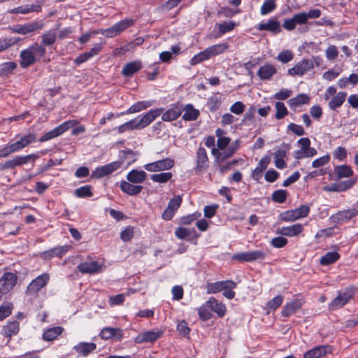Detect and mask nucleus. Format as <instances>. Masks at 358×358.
Segmentation results:
<instances>
[{
	"mask_svg": "<svg viewBox=\"0 0 358 358\" xmlns=\"http://www.w3.org/2000/svg\"><path fill=\"white\" fill-rule=\"evenodd\" d=\"M164 108H156L149 110L140 120L133 119L126 122L128 130L141 129L148 126L156 117L164 111Z\"/></svg>",
	"mask_w": 358,
	"mask_h": 358,
	"instance_id": "nucleus-1",
	"label": "nucleus"
},
{
	"mask_svg": "<svg viewBox=\"0 0 358 358\" xmlns=\"http://www.w3.org/2000/svg\"><path fill=\"white\" fill-rule=\"evenodd\" d=\"M355 289L353 287H348L343 290L339 291L338 295L329 305L330 310H337L343 307L353 297Z\"/></svg>",
	"mask_w": 358,
	"mask_h": 358,
	"instance_id": "nucleus-2",
	"label": "nucleus"
},
{
	"mask_svg": "<svg viewBox=\"0 0 358 358\" xmlns=\"http://www.w3.org/2000/svg\"><path fill=\"white\" fill-rule=\"evenodd\" d=\"M310 212V208L307 205H301L299 208L282 212L280 214V220L285 222H294L298 219L306 217Z\"/></svg>",
	"mask_w": 358,
	"mask_h": 358,
	"instance_id": "nucleus-3",
	"label": "nucleus"
},
{
	"mask_svg": "<svg viewBox=\"0 0 358 358\" xmlns=\"http://www.w3.org/2000/svg\"><path fill=\"white\" fill-rule=\"evenodd\" d=\"M265 252L261 250L238 252L232 255L231 259L240 262H250L264 258Z\"/></svg>",
	"mask_w": 358,
	"mask_h": 358,
	"instance_id": "nucleus-4",
	"label": "nucleus"
},
{
	"mask_svg": "<svg viewBox=\"0 0 358 358\" xmlns=\"http://www.w3.org/2000/svg\"><path fill=\"white\" fill-rule=\"evenodd\" d=\"M43 23L40 21L29 22L25 24H17L10 27L9 29L13 33L19 34H27L41 29L43 27Z\"/></svg>",
	"mask_w": 358,
	"mask_h": 358,
	"instance_id": "nucleus-5",
	"label": "nucleus"
},
{
	"mask_svg": "<svg viewBox=\"0 0 358 358\" xmlns=\"http://www.w3.org/2000/svg\"><path fill=\"white\" fill-rule=\"evenodd\" d=\"M174 164L175 162L173 159L166 158L155 162L147 164L144 166V168L148 171L157 172L169 170L173 167Z\"/></svg>",
	"mask_w": 358,
	"mask_h": 358,
	"instance_id": "nucleus-6",
	"label": "nucleus"
},
{
	"mask_svg": "<svg viewBox=\"0 0 358 358\" xmlns=\"http://www.w3.org/2000/svg\"><path fill=\"white\" fill-rule=\"evenodd\" d=\"M122 166V162H113L106 165L96 168L92 171L91 177L95 178H101L108 176L120 169Z\"/></svg>",
	"mask_w": 358,
	"mask_h": 358,
	"instance_id": "nucleus-7",
	"label": "nucleus"
},
{
	"mask_svg": "<svg viewBox=\"0 0 358 358\" xmlns=\"http://www.w3.org/2000/svg\"><path fill=\"white\" fill-rule=\"evenodd\" d=\"M50 280L48 273H43L34 279L28 285L27 292L29 294H35L44 287Z\"/></svg>",
	"mask_w": 358,
	"mask_h": 358,
	"instance_id": "nucleus-8",
	"label": "nucleus"
},
{
	"mask_svg": "<svg viewBox=\"0 0 358 358\" xmlns=\"http://www.w3.org/2000/svg\"><path fill=\"white\" fill-rule=\"evenodd\" d=\"M37 156L35 155H29L26 156H17L11 160L6 161L3 164H0V170L13 169L16 166L26 164L31 159H36Z\"/></svg>",
	"mask_w": 358,
	"mask_h": 358,
	"instance_id": "nucleus-9",
	"label": "nucleus"
},
{
	"mask_svg": "<svg viewBox=\"0 0 358 358\" xmlns=\"http://www.w3.org/2000/svg\"><path fill=\"white\" fill-rule=\"evenodd\" d=\"M182 203V198L180 195L175 196L169 202L167 208L162 214V218L165 220H170L173 218L176 210L180 208Z\"/></svg>",
	"mask_w": 358,
	"mask_h": 358,
	"instance_id": "nucleus-10",
	"label": "nucleus"
},
{
	"mask_svg": "<svg viewBox=\"0 0 358 358\" xmlns=\"http://www.w3.org/2000/svg\"><path fill=\"white\" fill-rule=\"evenodd\" d=\"M313 62L311 59H303L292 69H289L288 73L291 76H303L308 71L313 68Z\"/></svg>",
	"mask_w": 358,
	"mask_h": 358,
	"instance_id": "nucleus-11",
	"label": "nucleus"
},
{
	"mask_svg": "<svg viewBox=\"0 0 358 358\" xmlns=\"http://www.w3.org/2000/svg\"><path fill=\"white\" fill-rule=\"evenodd\" d=\"M162 334L163 331L161 330L147 331L139 334L137 336H136L134 338V342L136 343H152L160 338Z\"/></svg>",
	"mask_w": 358,
	"mask_h": 358,
	"instance_id": "nucleus-12",
	"label": "nucleus"
},
{
	"mask_svg": "<svg viewBox=\"0 0 358 358\" xmlns=\"http://www.w3.org/2000/svg\"><path fill=\"white\" fill-rule=\"evenodd\" d=\"M236 283L233 280H223L215 282L208 283L207 293L215 294L223 291L224 288H236Z\"/></svg>",
	"mask_w": 358,
	"mask_h": 358,
	"instance_id": "nucleus-13",
	"label": "nucleus"
},
{
	"mask_svg": "<svg viewBox=\"0 0 358 358\" xmlns=\"http://www.w3.org/2000/svg\"><path fill=\"white\" fill-rule=\"evenodd\" d=\"M17 275L13 273H5L0 279V287L6 293L9 292L15 285Z\"/></svg>",
	"mask_w": 358,
	"mask_h": 358,
	"instance_id": "nucleus-14",
	"label": "nucleus"
},
{
	"mask_svg": "<svg viewBox=\"0 0 358 358\" xmlns=\"http://www.w3.org/2000/svg\"><path fill=\"white\" fill-rule=\"evenodd\" d=\"M78 268L83 274H94L101 271V266L95 261H90L79 263Z\"/></svg>",
	"mask_w": 358,
	"mask_h": 358,
	"instance_id": "nucleus-15",
	"label": "nucleus"
},
{
	"mask_svg": "<svg viewBox=\"0 0 358 358\" xmlns=\"http://www.w3.org/2000/svg\"><path fill=\"white\" fill-rule=\"evenodd\" d=\"M257 29L259 31H268L273 34H276L281 31V26L280 22L276 18H271L267 22L259 24Z\"/></svg>",
	"mask_w": 358,
	"mask_h": 358,
	"instance_id": "nucleus-16",
	"label": "nucleus"
},
{
	"mask_svg": "<svg viewBox=\"0 0 358 358\" xmlns=\"http://www.w3.org/2000/svg\"><path fill=\"white\" fill-rule=\"evenodd\" d=\"M183 111L181 104H175L169 108L162 114V119L163 121L170 122L176 120L180 117Z\"/></svg>",
	"mask_w": 358,
	"mask_h": 358,
	"instance_id": "nucleus-17",
	"label": "nucleus"
},
{
	"mask_svg": "<svg viewBox=\"0 0 358 358\" xmlns=\"http://www.w3.org/2000/svg\"><path fill=\"white\" fill-rule=\"evenodd\" d=\"M331 352V347L329 345H320L317 346L308 351H307L303 358H320L321 357L330 353Z\"/></svg>",
	"mask_w": 358,
	"mask_h": 358,
	"instance_id": "nucleus-18",
	"label": "nucleus"
},
{
	"mask_svg": "<svg viewBox=\"0 0 358 358\" xmlns=\"http://www.w3.org/2000/svg\"><path fill=\"white\" fill-rule=\"evenodd\" d=\"M96 348L94 343L80 342L73 347V350L80 356L86 357Z\"/></svg>",
	"mask_w": 358,
	"mask_h": 358,
	"instance_id": "nucleus-19",
	"label": "nucleus"
},
{
	"mask_svg": "<svg viewBox=\"0 0 358 358\" xmlns=\"http://www.w3.org/2000/svg\"><path fill=\"white\" fill-rule=\"evenodd\" d=\"M206 306L212 311L215 313L220 317H222L226 313V306L221 302H219L213 297H210L206 301Z\"/></svg>",
	"mask_w": 358,
	"mask_h": 358,
	"instance_id": "nucleus-20",
	"label": "nucleus"
},
{
	"mask_svg": "<svg viewBox=\"0 0 358 358\" xmlns=\"http://www.w3.org/2000/svg\"><path fill=\"white\" fill-rule=\"evenodd\" d=\"M358 213V210L355 208L348 209L333 215L331 219L333 222L348 221L355 217Z\"/></svg>",
	"mask_w": 358,
	"mask_h": 358,
	"instance_id": "nucleus-21",
	"label": "nucleus"
},
{
	"mask_svg": "<svg viewBox=\"0 0 358 358\" xmlns=\"http://www.w3.org/2000/svg\"><path fill=\"white\" fill-rule=\"evenodd\" d=\"M122 335V331L120 328L113 327L103 328L99 334V336L105 340L115 338L117 341H120Z\"/></svg>",
	"mask_w": 358,
	"mask_h": 358,
	"instance_id": "nucleus-22",
	"label": "nucleus"
},
{
	"mask_svg": "<svg viewBox=\"0 0 358 358\" xmlns=\"http://www.w3.org/2000/svg\"><path fill=\"white\" fill-rule=\"evenodd\" d=\"M20 330L19 322L16 320L10 321L2 328V334L8 338V341L13 335H16Z\"/></svg>",
	"mask_w": 358,
	"mask_h": 358,
	"instance_id": "nucleus-23",
	"label": "nucleus"
},
{
	"mask_svg": "<svg viewBox=\"0 0 358 358\" xmlns=\"http://www.w3.org/2000/svg\"><path fill=\"white\" fill-rule=\"evenodd\" d=\"M20 56L21 58L20 64L22 68H27L31 65L34 64L36 62L35 55L33 54V52H31V50L29 48L22 50L20 52Z\"/></svg>",
	"mask_w": 358,
	"mask_h": 358,
	"instance_id": "nucleus-24",
	"label": "nucleus"
},
{
	"mask_svg": "<svg viewBox=\"0 0 358 358\" xmlns=\"http://www.w3.org/2000/svg\"><path fill=\"white\" fill-rule=\"evenodd\" d=\"M303 225L301 224H295L289 227H283L278 229V233L287 236H297L303 231Z\"/></svg>",
	"mask_w": 358,
	"mask_h": 358,
	"instance_id": "nucleus-25",
	"label": "nucleus"
},
{
	"mask_svg": "<svg viewBox=\"0 0 358 358\" xmlns=\"http://www.w3.org/2000/svg\"><path fill=\"white\" fill-rule=\"evenodd\" d=\"M142 67L140 61H134L125 64L122 70V74L125 77H130L138 72Z\"/></svg>",
	"mask_w": 358,
	"mask_h": 358,
	"instance_id": "nucleus-26",
	"label": "nucleus"
},
{
	"mask_svg": "<svg viewBox=\"0 0 358 358\" xmlns=\"http://www.w3.org/2000/svg\"><path fill=\"white\" fill-rule=\"evenodd\" d=\"M356 179L350 178L338 183H334L331 185L329 190L333 192H344L350 189L356 183Z\"/></svg>",
	"mask_w": 358,
	"mask_h": 358,
	"instance_id": "nucleus-27",
	"label": "nucleus"
},
{
	"mask_svg": "<svg viewBox=\"0 0 358 358\" xmlns=\"http://www.w3.org/2000/svg\"><path fill=\"white\" fill-rule=\"evenodd\" d=\"M302 306V302L299 300H294L287 303L282 310V315L288 317L295 313Z\"/></svg>",
	"mask_w": 358,
	"mask_h": 358,
	"instance_id": "nucleus-28",
	"label": "nucleus"
},
{
	"mask_svg": "<svg viewBox=\"0 0 358 358\" xmlns=\"http://www.w3.org/2000/svg\"><path fill=\"white\" fill-rule=\"evenodd\" d=\"M147 174L144 171L133 169L128 173L127 179L133 183H141L146 179Z\"/></svg>",
	"mask_w": 358,
	"mask_h": 358,
	"instance_id": "nucleus-29",
	"label": "nucleus"
},
{
	"mask_svg": "<svg viewBox=\"0 0 358 358\" xmlns=\"http://www.w3.org/2000/svg\"><path fill=\"white\" fill-rule=\"evenodd\" d=\"M336 180H340L342 178H350L353 175V171L350 166L341 165L334 168Z\"/></svg>",
	"mask_w": 358,
	"mask_h": 358,
	"instance_id": "nucleus-30",
	"label": "nucleus"
},
{
	"mask_svg": "<svg viewBox=\"0 0 358 358\" xmlns=\"http://www.w3.org/2000/svg\"><path fill=\"white\" fill-rule=\"evenodd\" d=\"M41 10V6L39 4L24 5L15 8L8 12L10 13H21L27 14L31 12H40Z\"/></svg>",
	"mask_w": 358,
	"mask_h": 358,
	"instance_id": "nucleus-31",
	"label": "nucleus"
},
{
	"mask_svg": "<svg viewBox=\"0 0 358 358\" xmlns=\"http://www.w3.org/2000/svg\"><path fill=\"white\" fill-rule=\"evenodd\" d=\"M276 73L275 68L271 64H265L258 70L257 75L262 80H269Z\"/></svg>",
	"mask_w": 358,
	"mask_h": 358,
	"instance_id": "nucleus-32",
	"label": "nucleus"
},
{
	"mask_svg": "<svg viewBox=\"0 0 358 358\" xmlns=\"http://www.w3.org/2000/svg\"><path fill=\"white\" fill-rule=\"evenodd\" d=\"M120 188L122 191L129 195H136L142 191L143 187L141 185H134L129 182L122 181Z\"/></svg>",
	"mask_w": 358,
	"mask_h": 358,
	"instance_id": "nucleus-33",
	"label": "nucleus"
},
{
	"mask_svg": "<svg viewBox=\"0 0 358 358\" xmlns=\"http://www.w3.org/2000/svg\"><path fill=\"white\" fill-rule=\"evenodd\" d=\"M185 113L182 115V119L186 121L196 120L200 115L199 110L195 109L192 104H187L183 108Z\"/></svg>",
	"mask_w": 358,
	"mask_h": 358,
	"instance_id": "nucleus-34",
	"label": "nucleus"
},
{
	"mask_svg": "<svg viewBox=\"0 0 358 358\" xmlns=\"http://www.w3.org/2000/svg\"><path fill=\"white\" fill-rule=\"evenodd\" d=\"M208 158L204 148L200 147L197 151V169L201 170L208 166Z\"/></svg>",
	"mask_w": 358,
	"mask_h": 358,
	"instance_id": "nucleus-35",
	"label": "nucleus"
},
{
	"mask_svg": "<svg viewBox=\"0 0 358 358\" xmlns=\"http://www.w3.org/2000/svg\"><path fill=\"white\" fill-rule=\"evenodd\" d=\"M63 328L61 327H54L45 330L43 334V338L45 341H51L55 340L62 334Z\"/></svg>",
	"mask_w": 358,
	"mask_h": 358,
	"instance_id": "nucleus-36",
	"label": "nucleus"
},
{
	"mask_svg": "<svg viewBox=\"0 0 358 358\" xmlns=\"http://www.w3.org/2000/svg\"><path fill=\"white\" fill-rule=\"evenodd\" d=\"M228 48L229 45L227 43H219L212 45L206 48V50L209 54L210 57H212L224 52L228 50Z\"/></svg>",
	"mask_w": 358,
	"mask_h": 358,
	"instance_id": "nucleus-37",
	"label": "nucleus"
},
{
	"mask_svg": "<svg viewBox=\"0 0 358 358\" xmlns=\"http://www.w3.org/2000/svg\"><path fill=\"white\" fill-rule=\"evenodd\" d=\"M17 65L14 62H4L0 64V76H8L13 73Z\"/></svg>",
	"mask_w": 358,
	"mask_h": 358,
	"instance_id": "nucleus-38",
	"label": "nucleus"
},
{
	"mask_svg": "<svg viewBox=\"0 0 358 358\" xmlns=\"http://www.w3.org/2000/svg\"><path fill=\"white\" fill-rule=\"evenodd\" d=\"M347 94L345 92H338L329 103L331 109L335 110L340 107L345 100Z\"/></svg>",
	"mask_w": 358,
	"mask_h": 358,
	"instance_id": "nucleus-39",
	"label": "nucleus"
},
{
	"mask_svg": "<svg viewBox=\"0 0 358 358\" xmlns=\"http://www.w3.org/2000/svg\"><path fill=\"white\" fill-rule=\"evenodd\" d=\"M151 106L150 103L145 101H139L132 105L126 112H122L120 114H118L117 116L122 115L126 113H134L139 112L143 109H145Z\"/></svg>",
	"mask_w": 358,
	"mask_h": 358,
	"instance_id": "nucleus-40",
	"label": "nucleus"
},
{
	"mask_svg": "<svg viewBox=\"0 0 358 358\" xmlns=\"http://www.w3.org/2000/svg\"><path fill=\"white\" fill-rule=\"evenodd\" d=\"M339 257L340 255L337 252H329L321 257L320 264L324 266L329 265L338 260Z\"/></svg>",
	"mask_w": 358,
	"mask_h": 358,
	"instance_id": "nucleus-41",
	"label": "nucleus"
},
{
	"mask_svg": "<svg viewBox=\"0 0 358 358\" xmlns=\"http://www.w3.org/2000/svg\"><path fill=\"white\" fill-rule=\"evenodd\" d=\"M235 23L232 21L224 22L222 23L217 24L216 26L218 27L220 33L217 35L213 36V37L217 38L220 36L233 30L235 27Z\"/></svg>",
	"mask_w": 358,
	"mask_h": 358,
	"instance_id": "nucleus-42",
	"label": "nucleus"
},
{
	"mask_svg": "<svg viewBox=\"0 0 358 358\" xmlns=\"http://www.w3.org/2000/svg\"><path fill=\"white\" fill-rule=\"evenodd\" d=\"M310 98L305 94H299L294 98H292L289 100V104L291 107L299 106L303 104L308 103Z\"/></svg>",
	"mask_w": 358,
	"mask_h": 358,
	"instance_id": "nucleus-43",
	"label": "nucleus"
},
{
	"mask_svg": "<svg viewBox=\"0 0 358 358\" xmlns=\"http://www.w3.org/2000/svg\"><path fill=\"white\" fill-rule=\"evenodd\" d=\"M36 138V135L34 134H29L28 135L20 138V139L16 141V143L21 150L30 143L34 142Z\"/></svg>",
	"mask_w": 358,
	"mask_h": 358,
	"instance_id": "nucleus-44",
	"label": "nucleus"
},
{
	"mask_svg": "<svg viewBox=\"0 0 358 358\" xmlns=\"http://www.w3.org/2000/svg\"><path fill=\"white\" fill-rule=\"evenodd\" d=\"M20 150L17 143L15 142L0 150V157L6 158L10 154Z\"/></svg>",
	"mask_w": 358,
	"mask_h": 358,
	"instance_id": "nucleus-45",
	"label": "nucleus"
},
{
	"mask_svg": "<svg viewBox=\"0 0 358 358\" xmlns=\"http://www.w3.org/2000/svg\"><path fill=\"white\" fill-rule=\"evenodd\" d=\"M193 233H195L194 229H189L183 227H179L176 230V236L180 239L189 240L193 236Z\"/></svg>",
	"mask_w": 358,
	"mask_h": 358,
	"instance_id": "nucleus-46",
	"label": "nucleus"
},
{
	"mask_svg": "<svg viewBox=\"0 0 358 358\" xmlns=\"http://www.w3.org/2000/svg\"><path fill=\"white\" fill-rule=\"evenodd\" d=\"M172 176L173 175L171 172L160 173L152 174L151 180L155 182L164 183L171 180Z\"/></svg>",
	"mask_w": 358,
	"mask_h": 358,
	"instance_id": "nucleus-47",
	"label": "nucleus"
},
{
	"mask_svg": "<svg viewBox=\"0 0 358 358\" xmlns=\"http://www.w3.org/2000/svg\"><path fill=\"white\" fill-rule=\"evenodd\" d=\"M283 297L281 295L276 296L266 304V309L268 312L274 310L282 304Z\"/></svg>",
	"mask_w": 358,
	"mask_h": 358,
	"instance_id": "nucleus-48",
	"label": "nucleus"
},
{
	"mask_svg": "<svg viewBox=\"0 0 358 358\" xmlns=\"http://www.w3.org/2000/svg\"><path fill=\"white\" fill-rule=\"evenodd\" d=\"M276 7L277 5L274 0H266L261 7V14L263 15H267L274 10Z\"/></svg>",
	"mask_w": 358,
	"mask_h": 358,
	"instance_id": "nucleus-49",
	"label": "nucleus"
},
{
	"mask_svg": "<svg viewBox=\"0 0 358 358\" xmlns=\"http://www.w3.org/2000/svg\"><path fill=\"white\" fill-rule=\"evenodd\" d=\"M287 192L284 189L276 190L272 194L273 201L279 203H284L287 199Z\"/></svg>",
	"mask_w": 358,
	"mask_h": 358,
	"instance_id": "nucleus-50",
	"label": "nucleus"
},
{
	"mask_svg": "<svg viewBox=\"0 0 358 358\" xmlns=\"http://www.w3.org/2000/svg\"><path fill=\"white\" fill-rule=\"evenodd\" d=\"M75 195L80 198L91 197L93 195L91 191V186L86 185L76 189L75 190Z\"/></svg>",
	"mask_w": 358,
	"mask_h": 358,
	"instance_id": "nucleus-51",
	"label": "nucleus"
},
{
	"mask_svg": "<svg viewBox=\"0 0 358 358\" xmlns=\"http://www.w3.org/2000/svg\"><path fill=\"white\" fill-rule=\"evenodd\" d=\"M209 54L206 49L193 57L191 59V64L196 65L203 61L210 59Z\"/></svg>",
	"mask_w": 358,
	"mask_h": 358,
	"instance_id": "nucleus-52",
	"label": "nucleus"
},
{
	"mask_svg": "<svg viewBox=\"0 0 358 358\" xmlns=\"http://www.w3.org/2000/svg\"><path fill=\"white\" fill-rule=\"evenodd\" d=\"M275 108H276L275 118L278 120L282 119L288 114L287 109L285 107L284 103H282V102H276L275 103Z\"/></svg>",
	"mask_w": 358,
	"mask_h": 358,
	"instance_id": "nucleus-53",
	"label": "nucleus"
},
{
	"mask_svg": "<svg viewBox=\"0 0 358 358\" xmlns=\"http://www.w3.org/2000/svg\"><path fill=\"white\" fill-rule=\"evenodd\" d=\"M56 34L52 31H48L42 36V44L46 46L52 45L55 43Z\"/></svg>",
	"mask_w": 358,
	"mask_h": 358,
	"instance_id": "nucleus-54",
	"label": "nucleus"
},
{
	"mask_svg": "<svg viewBox=\"0 0 358 358\" xmlns=\"http://www.w3.org/2000/svg\"><path fill=\"white\" fill-rule=\"evenodd\" d=\"M13 305L10 303H4L0 307V321L8 317L12 313Z\"/></svg>",
	"mask_w": 358,
	"mask_h": 358,
	"instance_id": "nucleus-55",
	"label": "nucleus"
},
{
	"mask_svg": "<svg viewBox=\"0 0 358 358\" xmlns=\"http://www.w3.org/2000/svg\"><path fill=\"white\" fill-rule=\"evenodd\" d=\"M198 313L199 317L203 321L209 320L212 316L210 312L208 310V308L206 306V303L199 308Z\"/></svg>",
	"mask_w": 358,
	"mask_h": 358,
	"instance_id": "nucleus-56",
	"label": "nucleus"
},
{
	"mask_svg": "<svg viewBox=\"0 0 358 358\" xmlns=\"http://www.w3.org/2000/svg\"><path fill=\"white\" fill-rule=\"evenodd\" d=\"M177 331L181 336H187L190 332V329L185 320H181L177 325Z\"/></svg>",
	"mask_w": 358,
	"mask_h": 358,
	"instance_id": "nucleus-57",
	"label": "nucleus"
},
{
	"mask_svg": "<svg viewBox=\"0 0 358 358\" xmlns=\"http://www.w3.org/2000/svg\"><path fill=\"white\" fill-rule=\"evenodd\" d=\"M33 54L37 55L40 57H43L46 53V50L42 45H39L37 43L32 44L28 48Z\"/></svg>",
	"mask_w": 358,
	"mask_h": 358,
	"instance_id": "nucleus-58",
	"label": "nucleus"
},
{
	"mask_svg": "<svg viewBox=\"0 0 358 358\" xmlns=\"http://www.w3.org/2000/svg\"><path fill=\"white\" fill-rule=\"evenodd\" d=\"M134 23L132 20H122L115 24L116 27V30H117L118 34H120L122 31L125 30L127 28L131 26Z\"/></svg>",
	"mask_w": 358,
	"mask_h": 358,
	"instance_id": "nucleus-59",
	"label": "nucleus"
},
{
	"mask_svg": "<svg viewBox=\"0 0 358 358\" xmlns=\"http://www.w3.org/2000/svg\"><path fill=\"white\" fill-rule=\"evenodd\" d=\"M294 57L293 53L290 50H285L281 52L278 56V59L281 62L285 64L291 61Z\"/></svg>",
	"mask_w": 358,
	"mask_h": 358,
	"instance_id": "nucleus-60",
	"label": "nucleus"
},
{
	"mask_svg": "<svg viewBox=\"0 0 358 358\" xmlns=\"http://www.w3.org/2000/svg\"><path fill=\"white\" fill-rule=\"evenodd\" d=\"M201 216L200 213H194L193 214L184 216L180 219V223L182 224H190L194 220H197Z\"/></svg>",
	"mask_w": 358,
	"mask_h": 358,
	"instance_id": "nucleus-61",
	"label": "nucleus"
},
{
	"mask_svg": "<svg viewBox=\"0 0 358 358\" xmlns=\"http://www.w3.org/2000/svg\"><path fill=\"white\" fill-rule=\"evenodd\" d=\"M78 123V121L76 120H68L57 127V130L59 131L60 135L63 134L64 131L68 130L69 128L72 127L75 124Z\"/></svg>",
	"mask_w": 358,
	"mask_h": 358,
	"instance_id": "nucleus-62",
	"label": "nucleus"
},
{
	"mask_svg": "<svg viewBox=\"0 0 358 358\" xmlns=\"http://www.w3.org/2000/svg\"><path fill=\"white\" fill-rule=\"evenodd\" d=\"M171 292L173 294V299L179 301L183 297V289L181 286L175 285L172 287Z\"/></svg>",
	"mask_w": 358,
	"mask_h": 358,
	"instance_id": "nucleus-63",
	"label": "nucleus"
},
{
	"mask_svg": "<svg viewBox=\"0 0 358 358\" xmlns=\"http://www.w3.org/2000/svg\"><path fill=\"white\" fill-rule=\"evenodd\" d=\"M245 110V105L241 101L235 102L230 108V111L236 115H241Z\"/></svg>",
	"mask_w": 358,
	"mask_h": 358,
	"instance_id": "nucleus-64",
	"label": "nucleus"
}]
</instances>
